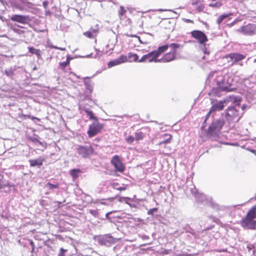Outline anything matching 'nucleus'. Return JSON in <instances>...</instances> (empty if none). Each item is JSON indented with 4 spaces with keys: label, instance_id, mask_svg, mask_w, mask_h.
<instances>
[{
    "label": "nucleus",
    "instance_id": "obj_17",
    "mask_svg": "<svg viewBox=\"0 0 256 256\" xmlns=\"http://www.w3.org/2000/svg\"><path fill=\"white\" fill-rule=\"evenodd\" d=\"M126 10L122 6H120L118 10V16L121 21H126L128 24L131 23V20L129 18H126Z\"/></svg>",
    "mask_w": 256,
    "mask_h": 256
},
{
    "label": "nucleus",
    "instance_id": "obj_37",
    "mask_svg": "<svg viewBox=\"0 0 256 256\" xmlns=\"http://www.w3.org/2000/svg\"><path fill=\"white\" fill-rule=\"evenodd\" d=\"M160 253L162 254H168L170 253V250L166 249H162Z\"/></svg>",
    "mask_w": 256,
    "mask_h": 256
},
{
    "label": "nucleus",
    "instance_id": "obj_38",
    "mask_svg": "<svg viewBox=\"0 0 256 256\" xmlns=\"http://www.w3.org/2000/svg\"><path fill=\"white\" fill-rule=\"evenodd\" d=\"M90 213L94 216H98V212L96 210H90Z\"/></svg>",
    "mask_w": 256,
    "mask_h": 256
},
{
    "label": "nucleus",
    "instance_id": "obj_11",
    "mask_svg": "<svg viewBox=\"0 0 256 256\" xmlns=\"http://www.w3.org/2000/svg\"><path fill=\"white\" fill-rule=\"evenodd\" d=\"M192 38L196 39L200 44H204L208 41V38L206 34L199 30H194L190 32Z\"/></svg>",
    "mask_w": 256,
    "mask_h": 256
},
{
    "label": "nucleus",
    "instance_id": "obj_47",
    "mask_svg": "<svg viewBox=\"0 0 256 256\" xmlns=\"http://www.w3.org/2000/svg\"><path fill=\"white\" fill-rule=\"evenodd\" d=\"M207 120H206V118L204 119V124H206Z\"/></svg>",
    "mask_w": 256,
    "mask_h": 256
},
{
    "label": "nucleus",
    "instance_id": "obj_40",
    "mask_svg": "<svg viewBox=\"0 0 256 256\" xmlns=\"http://www.w3.org/2000/svg\"><path fill=\"white\" fill-rule=\"evenodd\" d=\"M52 48H54V49H56V50H62V51H64V50H66V49L65 48H60V47H58L57 46H52Z\"/></svg>",
    "mask_w": 256,
    "mask_h": 256
},
{
    "label": "nucleus",
    "instance_id": "obj_48",
    "mask_svg": "<svg viewBox=\"0 0 256 256\" xmlns=\"http://www.w3.org/2000/svg\"><path fill=\"white\" fill-rule=\"evenodd\" d=\"M122 198H120L119 200H120V202H122Z\"/></svg>",
    "mask_w": 256,
    "mask_h": 256
},
{
    "label": "nucleus",
    "instance_id": "obj_24",
    "mask_svg": "<svg viewBox=\"0 0 256 256\" xmlns=\"http://www.w3.org/2000/svg\"><path fill=\"white\" fill-rule=\"evenodd\" d=\"M44 160L43 159L30 160L29 162L30 166L32 167H34L36 166H40L42 165Z\"/></svg>",
    "mask_w": 256,
    "mask_h": 256
},
{
    "label": "nucleus",
    "instance_id": "obj_36",
    "mask_svg": "<svg viewBox=\"0 0 256 256\" xmlns=\"http://www.w3.org/2000/svg\"><path fill=\"white\" fill-rule=\"evenodd\" d=\"M4 73L8 76H10L14 74V72L12 70H6L4 72Z\"/></svg>",
    "mask_w": 256,
    "mask_h": 256
},
{
    "label": "nucleus",
    "instance_id": "obj_5",
    "mask_svg": "<svg viewBox=\"0 0 256 256\" xmlns=\"http://www.w3.org/2000/svg\"><path fill=\"white\" fill-rule=\"evenodd\" d=\"M224 124V122L223 120H217L212 122L207 130V134L210 136L216 134L222 130Z\"/></svg>",
    "mask_w": 256,
    "mask_h": 256
},
{
    "label": "nucleus",
    "instance_id": "obj_31",
    "mask_svg": "<svg viewBox=\"0 0 256 256\" xmlns=\"http://www.w3.org/2000/svg\"><path fill=\"white\" fill-rule=\"evenodd\" d=\"M46 186L50 190H52L54 188H59V184H52L50 182H48L46 184Z\"/></svg>",
    "mask_w": 256,
    "mask_h": 256
},
{
    "label": "nucleus",
    "instance_id": "obj_20",
    "mask_svg": "<svg viewBox=\"0 0 256 256\" xmlns=\"http://www.w3.org/2000/svg\"><path fill=\"white\" fill-rule=\"evenodd\" d=\"M111 239L110 236L104 235L102 236H100L98 238L99 243L102 245H107L110 244V240Z\"/></svg>",
    "mask_w": 256,
    "mask_h": 256
},
{
    "label": "nucleus",
    "instance_id": "obj_9",
    "mask_svg": "<svg viewBox=\"0 0 256 256\" xmlns=\"http://www.w3.org/2000/svg\"><path fill=\"white\" fill-rule=\"evenodd\" d=\"M103 128L104 125L100 124L98 122L92 123L89 126L87 132L88 137L92 138L96 136L100 132Z\"/></svg>",
    "mask_w": 256,
    "mask_h": 256
},
{
    "label": "nucleus",
    "instance_id": "obj_22",
    "mask_svg": "<svg viewBox=\"0 0 256 256\" xmlns=\"http://www.w3.org/2000/svg\"><path fill=\"white\" fill-rule=\"evenodd\" d=\"M130 62H140L139 56L136 54H134L131 52L128 54V57Z\"/></svg>",
    "mask_w": 256,
    "mask_h": 256
},
{
    "label": "nucleus",
    "instance_id": "obj_6",
    "mask_svg": "<svg viewBox=\"0 0 256 256\" xmlns=\"http://www.w3.org/2000/svg\"><path fill=\"white\" fill-rule=\"evenodd\" d=\"M155 18L156 16L154 14L145 12L142 13L140 17L138 19V22L140 26H142L144 24L149 25L154 22Z\"/></svg>",
    "mask_w": 256,
    "mask_h": 256
},
{
    "label": "nucleus",
    "instance_id": "obj_19",
    "mask_svg": "<svg viewBox=\"0 0 256 256\" xmlns=\"http://www.w3.org/2000/svg\"><path fill=\"white\" fill-rule=\"evenodd\" d=\"M166 138L158 143V145H162L163 144H169L171 142L172 136L168 134H164L160 136V138Z\"/></svg>",
    "mask_w": 256,
    "mask_h": 256
},
{
    "label": "nucleus",
    "instance_id": "obj_46",
    "mask_svg": "<svg viewBox=\"0 0 256 256\" xmlns=\"http://www.w3.org/2000/svg\"><path fill=\"white\" fill-rule=\"evenodd\" d=\"M30 244L32 246V250H34V242L32 241H31L30 242Z\"/></svg>",
    "mask_w": 256,
    "mask_h": 256
},
{
    "label": "nucleus",
    "instance_id": "obj_30",
    "mask_svg": "<svg viewBox=\"0 0 256 256\" xmlns=\"http://www.w3.org/2000/svg\"><path fill=\"white\" fill-rule=\"evenodd\" d=\"M69 66L68 62H60L58 64L59 68L62 71L65 72V68L66 67Z\"/></svg>",
    "mask_w": 256,
    "mask_h": 256
},
{
    "label": "nucleus",
    "instance_id": "obj_41",
    "mask_svg": "<svg viewBox=\"0 0 256 256\" xmlns=\"http://www.w3.org/2000/svg\"><path fill=\"white\" fill-rule=\"evenodd\" d=\"M158 210V208H153L152 209H150L148 212V214H153V212H156Z\"/></svg>",
    "mask_w": 256,
    "mask_h": 256
},
{
    "label": "nucleus",
    "instance_id": "obj_39",
    "mask_svg": "<svg viewBox=\"0 0 256 256\" xmlns=\"http://www.w3.org/2000/svg\"><path fill=\"white\" fill-rule=\"evenodd\" d=\"M202 2L200 0H194L192 2V4L193 6L198 5Z\"/></svg>",
    "mask_w": 256,
    "mask_h": 256
},
{
    "label": "nucleus",
    "instance_id": "obj_14",
    "mask_svg": "<svg viewBox=\"0 0 256 256\" xmlns=\"http://www.w3.org/2000/svg\"><path fill=\"white\" fill-rule=\"evenodd\" d=\"M10 20L22 24H26L30 20V18L28 16L14 14L11 16Z\"/></svg>",
    "mask_w": 256,
    "mask_h": 256
},
{
    "label": "nucleus",
    "instance_id": "obj_2",
    "mask_svg": "<svg viewBox=\"0 0 256 256\" xmlns=\"http://www.w3.org/2000/svg\"><path fill=\"white\" fill-rule=\"evenodd\" d=\"M168 46L163 45L159 46L157 50H154L144 55L140 59L141 62H159L158 58L168 50Z\"/></svg>",
    "mask_w": 256,
    "mask_h": 256
},
{
    "label": "nucleus",
    "instance_id": "obj_34",
    "mask_svg": "<svg viewBox=\"0 0 256 256\" xmlns=\"http://www.w3.org/2000/svg\"><path fill=\"white\" fill-rule=\"evenodd\" d=\"M204 8V4L202 2L200 3L196 8L198 12H202Z\"/></svg>",
    "mask_w": 256,
    "mask_h": 256
},
{
    "label": "nucleus",
    "instance_id": "obj_29",
    "mask_svg": "<svg viewBox=\"0 0 256 256\" xmlns=\"http://www.w3.org/2000/svg\"><path fill=\"white\" fill-rule=\"evenodd\" d=\"M4 176L0 174V190L6 187H10V185L8 184H4Z\"/></svg>",
    "mask_w": 256,
    "mask_h": 256
},
{
    "label": "nucleus",
    "instance_id": "obj_44",
    "mask_svg": "<svg viewBox=\"0 0 256 256\" xmlns=\"http://www.w3.org/2000/svg\"><path fill=\"white\" fill-rule=\"evenodd\" d=\"M73 58L71 57L70 55H68L66 56V62H68V63L70 64V61Z\"/></svg>",
    "mask_w": 256,
    "mask_h": 256
},
{
    "label": "nucleus",
    "instance_id": "obj_35",
    "mask_svg": "<svg viewBox=\"0 0 256 256\" xmlns=\"http://www.w3.org/2000/svg\"><path fill=\"white\" fill-rule=\"evenodd\" d=\"M67 251V250L64 249L63 248H60L58 256H66L64 252H66Z\"/></svg>",
    "mask_w": 256,
    "mask_h": 256
},
{
    "label": "nucleus",
    "instance_id": "obj_23",
    "mask_svg": "<svg viewBox=\"0 0 256 256\" xmlns=\"http://www.w3.org/2000/svg\"><path fill=\"white\" fill-rule=\"evenodd\" d=\"M82 171L79 168L72 169L70 172V176L72 178L73 180H76L78 178L79 174L82 173Z\"/></svg>",
    "mask_w": 256,
    "mask_h": 256
},
{
    "label": "nucleus",
    "instance_id": "obj_16",
    "mask_svg": "<svg viewBox=\"0 0 256 256\" xmlns=\"http://www.w3.org/2000/svg\"><path fill=\"white\" fill-rule=\"evenodd\" d=\"M99 32V28L97 25L95 28H90V30L84 32V35L90 39L96 38Z\"/></svg>",
    "mask_w": 256,
    "mask_h": 256
},
{
    "label": "nucleus",
    "instance_id": "obj_32",
    "mask_svg": "<svg viewBox=\"0 0 256 256\" xmlns=\"http://www.w3.org/2000/svg\"><path fill=\"white\" fill-rule=\"evenodd\" d=\"M135 140L134 137L132 136H128L125 138L126 142L129 144H132Z\"/></svg>",
    "mask_w": 256,
    "mask_h": 256
},
{
    "label": "nucleus",
    "instance_id": "obj_15",
    "mask_svg": "<svg viewBox=\"0 0 256 256\" xmlns=\"http://www.w3.org/2000/svg\"><path fill=\"white\" fill-rule=\"evenodd\" d=\"M128 61L127 56L126 55H120L117 59L110 61L108 64V68H110L112 66L126 62Z\"/></svg>",
    "mask_w": 256,
    "mask_h": 256
},
{
    "label": "nucleus",
    "instance_id": "obj_12",
    "mask_svg": "<svg viewBox=\"0 0 256 256\" xmlns=\"http://www.w3.org/2000/svg\"><path fill=\"white\" fill-rule=\"evenodd\" d=\"M237 31L244 35L252 36L256 34V25L248 24L241 26Z\"/></svg>",
    "mask_w": 256,
    "mask_h": 256
},
{
    "label": "nucleus",
    "instance_id": "obj_13",
    "mask_svg": "<svg viewBox=\"0 0 256 256\" xmlns=\"http://www.w3.org/2000/svg\"><path fill=\"white\" fill-rule=\"evenodd\" d=\"M78 154L83 158H87L94 153V148L91 146H80L77 148Z\"/></svg>",
    "mask_w": 256,
    "mask_h": 256
},
{
    "label": "nucleus",
    "instance_id": "obj_45",
    "mask_svg": "<svg viewBox=\"0 0 256 256\" xmlns=\"http://www.w3.org/2000/svg\"><path fill=\"white\" fill-rule=\"evenodd\" d=\"M32 142H38L40 144H41V145L42 144V142L36 138L33 140Z\"/></svg>",
    "mask_w": 256,
    "mask_h": 256
},
{
    "label": "nucleus",
    "instance_id": "obj_3",
    "mask_svg": "<svg viewBox=\"0 0 256 256\" xmlns=\"http://www.w3.org/2000/svg\"><path fill=\"white\" fill-rule=\"evenodd\" d=\"M167 45L168 48H170V51L164 54L162 56L158 59L159 62H168L173 61L176 59V56L177 54V50L180 47V45L176 43H172L170 44H166Z\"/></svg>",
    "mask_w": 256,
    "mask_h": 256
},
{
    "label": "nucleus",
    "instance_id": "obj_21",
    "mask_svg": "<svg viewBox=\"0 0 256 256\" xmlns=\"http://www.w3.org/2000/svg\"><path fill=\"white\" fill-rule=\"evenodd\" d=\"M146 132H144L142 131L137 130L134 133L135 140L138 142L140 140H142L146 137Z\"/></svg>",
    "mask_w": 256,
    "mask_h": 256
},
{
    "label": "nucleus",
    "instance_id": "obj_18",
    "mask_svg": "<svg viewBox=\"0 0 256 256\" xmlns=\"http://www.w3.org/2000/svg\"><path fill=\"white\" fill-rule=\"evenodd\" d=\"M226 102V100H222L216 104H213L210 110L211 112H214L216 111H220L224 109V104Z\"/></svg>",
    "mask_w": 256,
    "mask_h": 256
},
{
    "label": "nucleus",
    "instance_id": "obj_10",
    "mask_svg": "<svg viewBox=\"0 0 256 256\" xmlns=\"http://www.w3.org/2000/svg\"><path fill=\"white\" fill-rule=\"evenodd\" d=\"M226 111V118L229 122L234 120L238 121L241 118V116L240 115L238 110L234 107H228Z\"/></svg>",
    "mask_w": 256,
    "mask_h": 256
},
{
    "label": "nucleus",
    "instance_id": "obj_27",
    "mask_svg": "<svg viewBox=\"0 0 256 256\" xmlns=\"http://www.w3.org/2000/svg\"><path fill=\"white\" fill-rule=\"evenodd\" d=\"M232 14L231 13L230 14H224L222 15H220L218 16L216 22L217 24L220 25L222 22L224 20V19L228 18L229 16H232Z\"/></svg>",
    "mask_w": 256,
    "mask_h": 256
},
{
    "label": "nucleus",
    "instance_id": "obj_28",
    "mask_svg": "<svg viewBox=\"0 0 256 256\" xmlns=\"http://www.w3.org/2000/svg\"><path fill=\"white\" fill-rule=\"evenodd\" d=\"M84 112L88 114V116H89L90 120H94L96 122H98V118L94 116V114L92 110H84Z\"/></svg>",
    "mask_w": 256,
    "mask_h": 256
},
{
    "label": "nucleus",
    "instance_id": "obj_8",
    "mask_svg": "<svg viewBox=\"0 0 256 256\" xmlns=\"http://www.w3.org/2000/svg\"><path fill=\"white\" fill-rule=\"evenodd\" d=\"M110 162L111 164L114 166L116 172L122 173L125 170V165L119 156L115 155L113 156Z\"/></svg>",
    "mask_w": 256,
    "mask_h": 256
},
{
    "label": "nucleus",
    "instance_id": "obj_43",
    "mask_svg": "<svg viewBox=\"0 0 256 256\" xmlns=\"http://www.w3.org/2000/svg\"><path fill=\"white\" fill-rule=\"evenodd\" d=\"M212 112H211V110L210 109L208 112L207 114L206 115V116L205 117L206 120H207L208 119V118H210V116Z\"/></svg>",
    "mask_w": 256,
    "mask_h": 256
},
{
    "label": "nucleus",
    "instance_id": "obj_26",
    "mask_svg": "<svg viewBox=\"0 0 256 256\" xmlns=\"http://www.w3.org/2000/svg\"><path fill=\"white\" fill-rule=\"evenodd\" d=\"M28 52L32 54H36L38 58L41 57V51L39 49H36L34 47H28Z\"/></svg>",
    "mask_w": 256,
    "mask_h": 256
},
{
    "label": "nucleus",
    "instance_id": "obj_42",
    "mask_svg": "<svg viewBox=\"0 0 256 256\" xmlns=\"http://www.w3.org/2000/svg\"><path fill=\"white\" fill-rule=\"evenodd\" d=\"M182 20H183V21L184 22H185L186 23H192V24H194V20H190V19L183 18Z\"/></svg>",
    "mask_w": 256,
    "mask_h": 256
},
{
    "label": "nucleus",
    "instance_id": "obj_4",
    "mask_svg": "<svg viewBox=\"0 0 256 256\" xmlns=\"http://www.w3.org/2000/svg\"><path fill=\"white\" fill-rule=\"evenodd\" d=\"M246 58V55L242 54L238 52H232L224 56L225 58L229 59L228 60V62H230L232 66L236 64L238 62V64L240 66H242L243 63L239 62L244 60Z\"/></svg>",
    "mask_w": 256,
    "mask_h": 256
},
{
    "label": "nucleus",
    "instance_id": "obj_49",
    "mask_svg": "<svg viewBox=\"0 0 256 256\" xmlns=\"http://www.w3.org/2000/svg\"><path fill=\"white\" fill-rule=\"evenodd\" d=\"M209 229H210V228H207L204 229V230H209Z\"/></svg>",
    "mask_w": 256,
    "mask_h": 256
},
{
    "label": "nucleus",
    "instance_id": "obj_7",
    "mask_svg": "<svg viewBox=\"0 0 256 256\" xmlns=\"http://www.w3.org/2000/svg\"><path fill=\"white\" fill-rule=\"evenodd\" d=\"M215 80L220 90L226 92L233 90V89L231 88V84L224 80L223 75L220 74L218 76Z\"/></svg>",
    "mask_w": 256,
    "mask_h": 256
},
{
    "label": "nucleus",
    "instance_id": "obj_25",
    "mask_svg": "<svg viewBox=\"0 0 256 256\" xmlns=\"http://www.w3.org/2000/svg\"><path fill=\"white\" fill-rule=\"evenodd\" d=\"M113 188L118 190L120 191H124L126 190L127 185L123 184L122 186H120L118 182H114L111 184Z\"/></svg>",
    "mask_w": 256,
    "mask_h": 256
},
{
    "label": "nucleus",
    "instance_id": "obj_1",
    "mask_svg": "<svg viewBox=\"0 0 256 256\" xmlns=\"http://www.w3.org/2000/svg\"><path fill=\"white\" fill-rule=\"evenodd\" d=\"M256 204L248 210L246 216L240 221V225L243 228L250 230L256 229Z\"/></svg>",
    "mask_w": 256,
    "mask_h": 256
},
{
    "label": "nucleus",
    "instance_id": "obj_33",
    "mask_svg": "<svg viewBox=\"0 0 256 256\" xmlns=\"http://www.w3.org/2000/svg\"><path fill=\"white\" fill-rule=\"evenodd\" d=\"M19 117L24 118V119H26V118H30V119L32 120H34V119H38V120H40L38 118H36L34 116L32 117L30 115H26V114H21L20 115Z\"/></svg>",
    "mask_w": 256,
    "mask_h": 256
}]
</instances>
